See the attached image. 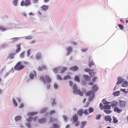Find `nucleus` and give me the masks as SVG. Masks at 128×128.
<instances>
[{
	"label": "nucleus",
	"instance_id": "f257e3e1",
	"mask_svg": "<svg viewBox=\"0 0 128 128\" xmlns=\"http://www.w3.org/2000/svg\"><path fill=\"white\" fill-rule=\"evenodd\" d=\"M40 79L42 80L43 81L45 84H46V82L50 83L51 82V79L50 77L48 75H46L44 77L42 76H40Z\"/></svg>",
	"mask_w": 128,
	"mask_h": 128
},
{
	"label": "nucleus",
	"instance_id": "f03ea898",
	"mask_svg": "<svg viewBox=\"0 0 128 128\" xmlns=\"http://www.w3.org/2000/svg\"><path fill=\"white\" fill-rule=\"evenodd\" d=\"M25 66L24 65L22 64L21 62H19L14 66V68L16 70L20 71L23 69Z\"/></svg>",
	"mask_w": 128,
	"mask_h": 128
},
{
	"label": "nucleus",
	"instance_id": "7ed1b4c3",
	"mask_svg": "<svg viewBox=\"0 0 128 128\" xmlns=\"http://www.w3.org/2000/svg\"><path fill=\"white\" fill-rule=\"evenodd\" d=\"M86 96H89L88 100L91 101L92 100L94 96V93L92 91H88L86 94Z\"/></svg>",
	"mask_w": 128,
	"mask_h": 128
},
{
	"label": "nucleus",
	"instance_id": "20e7f679",
	"mask_svg": "<svg viewBox=\"0 0 128 128\" xmlns=\"http://www.w3.org/2000/svg\"><path fill=\"white\" fill-rule=\"evenodd\" d=\"M30 0H25L22 1L20 5L21 6H28L30 5Z\"/></svg>",
	"mask_w": 128,
	"mask_h": 128
},
{
	"label": "nucleus",
	"instance_id": "39448f33",
	"mask_svg": "<svg viewBox=\"0 0 128 128\" xmlns=\"http://www.w3.org/2000/svg\"><path fill=\"white\" fill-rule=\"evenodd\" d=\"M110 103V102H107L105 99H104V110L110 109L111 108V106L108 105Z\"/></svg>",
	"mask_w": 128,
	"mask_h": 128
},
{
	"label": "nucleus",
	"instance_id": "423d86ee",
	"mask_svg": "<svg viewBox=\"0 0 128 128\" xmlns=\"http://www.w3.org/2000/svg\"><path fill=\"white\" fill-rule=\"evenodd\" d=\"M118 81L116 83V85L118 86L119 84H120L123 82L124 80V79L120 77L118 78Z\"/></svg>",
	"mask_w": 128,
	"mask_h": 128
},
{
	"label": "nucleus",
	"instance_id": "0eeeda50",
	"mask_svg": "<svg viewBox=\"0 0 128 128\" xmlns=\"http://www.w3.org/2000/svg\"><path fill=\"white\" fill-rule=\"evenodd\" d=\"M78 116L75 114L70 119V120L71 121H73L72 123H73L74 122H76L78 120Z\"/></svg>",
	"mask_w": 128,
	"mask_h": 128
},
{
	"label": "nucleus",
	"instance_id": "6e6552de",
	"mask_svg": "<svg viewBox=\"0 0 128 128\" xmlns=\"http://www.w3.org/2000/svg\"><path fill=\"white\" fill-rule=\"evenodd\" d=\"M120 106L121 108L124 107L126 104V102L124 100H120Z\"/></svg>",
	"mask_w": 128,
	"mask_h": 128
},
{
	"label": "nucleus",
	"instance_id": "1a4fd4ad",
	"mask_svg": "<svg viewBox=\"0 0 128 128\" xmlns=\"http://www.w3.org/2000/svg\"><path fill=\"white\" fill-rule=\"evenodd\" d=\"M111 106L112 107H117L118 103L116 101H113L111 103Z\"/></svg>",
	"mask_w": 128,
	"mask_h": 128
},
{
	"label": "nucleus",
	"instance_id": "9d476101",
	"mask_svg": "<svg viewBox=\"0 0 128 128\" xmlns=\"http://www.w3.org/2000/svg\"><path fill=\"white\" fill-rule=\"evenodd\" d=\"M74 94H77L81 96H82L83 95V93L82 92L80 91V90L79 89H78L76 90V92Z\"/></svg>",
	"mask_w": 128,
	"mask_h": 128
},
{
	"label": "nucleus",
	"instance_id": "9b49d317",
	"mask_svg": "<svg viewBox=\"0 0 128 128\" xmlns=\"http://www.w3.org/2000/svg\"><path fill=\"white\" fill-rule=\"evenodd\" d=\"M41 54L39 52H38L36 55V58L37 60H40L41 58Z\"/></svg>",
	"mask_w": 128,
	"mask_h": 128
},
{
	"label": "nucleus",
	"instance_id": "f8f14e48",
	"mask_svg": "<svg viewBox=\"0 0 128 128\" xmlns=\"http://www.w3.org/2000/svg\"><path fill=\"white\" fill-rule=\"evenodd\" d=\"M78 69V68L77 66H75L72 67L70 68V70L72 71H75L77 70Z\"/></svg>",
	"mask_w": 128,
	"mask_h": 128
},
{
	"label": "nucleus",
	"instance_id": "ddd939ff",
	"mask_svg": "<svg viewBox=\"0 0 128 128\" xmlns=\"http://www.w3.org/2000/svg\"><path fill=\"white\" fill-rule=\"evenodd\" d=\"M20 44H17L16 45V46L17 48L16 49L15 52L16 53H18L19 52L20 50Z\"/></svg>",
	"mask_w": 128,
	"mask_h": 128
},
{
	"label": "nucleus",
	"instance_id": "4468645a",
	"mask_svg": "<svg viewBox=\"0 0 128 128\" xmlns=\"http://www.w3.org/2000/svg\"><path fill=\"white\" fill-rule=\"evenodd\" d=\"M72 48L71 47H68L66 51L67 52V55H68L70 54V53L72 51Z\"/></svg>",
	"mask_w": 128,
	"mask_h": 128
},
{
	"label": "nucleus",
	"instance_id": "2eb2a0df",
	"mask_svg": "<svg viewBox=\"0 0 128 128\" xmlns=\"http://www.w3.org/2000/svg\"><path fill=\"white\" fill-rule=\"evenodd\" d=\"M46 121V119L45 118H42L39 119L38 120V122L40 124H42L45 122Z\"/></svg>",
	"mask_w": 128,
	"mask_h": 128
},
{
	"label": "nucleus",
	"instance_id": "dca6fc26",
	"mask_svg": "<svg viewBox=\"0 0 128 128\" xmlns=\"http://www.w3.org/2000/svg\"><path fill=\"white\" fill-rule=\"evenodd\" d=\"M104 120L106 121H108L110 123L111 122V121L112 120V118H111L110 116H106Z\"/></svg>",
	"mask_w": 128,
	"mask_h": 128
},
{
	"label": "nucleus",
	"instance_id": "f3484780",
	"mask_svg": "<svg viewBox=\"0 0 128 128\" xmlns=\"http://www.w3.org/2000/svg\"><path fill=\"white\" fill-rule=\"evenodd\" d=\"M114 110L115 112H117L118 113H120L122 111V109H120L117 107L114 108Z\"/></svg>",
	"mask_w": 128,
	"mask_h": 128
},
{
	"label": "nucleus",
	"instance_id": "a211bd4d",
	"mask_svg": "<svg viewBox=\"0 0 128 128\" xmlns=\"http://www.w3.org/2000/svg\"><path fill=\"white\" fill-rule=\"evenodd\" d=\"M89 73L90 76H94L95 72L94 70H92L89 71Z\"/></svg>",
	"mask_w": 128,
	"mask_h": 128
},
{
	"label": "nucleus",
	"instance_id": "6ab92c4d",
	"mask_svg": "<svg viewBox=\"0 0 128 128\" xmlns=\"http://www.w3.org/2000/svg\"><path fill=\"white\" fill-rule=\"evenodd\" d=\"M83 77L86 81L90 80V79L89 76L87 75H84Z\"/></svg>",
	"mask_w": 128,
	"mask_h": 128
},
{
	"label": "nucleus",
	"instance_id": "aec40b11",
	"mask_svg": "<svg viewBox=\"0 0 128 128\" xmlns=\"http://www.w3.org/2000/svg\"><path fill=\"white\" fill-rule=\"evenodd\" d=\"M37 114V112H31L28 113V115L32 116L36 115Z\"/></svg>",
	"mask_w": 128,
	"mask_h": 128
},
{
	"label": "nucleus",
	"instance_id": "412c9836",
	"mask_svg": "<svg viewBox=\"0 0 128 128\" xmlns=\"http://www.w3.org/2000/svg\"><path fill=\"white\" fill-rule=\"evenodd\" d=\"M73 92L74 93H75L76 91L78 89H77V86L75 84L73 86Z\"/></svg>",
	"mask_w": 128,
	"mask_h": 128
},
{
	"label": "nucleus",
	"instance_id": "4be33fe9",
	"mask_svg": "<svg viewBox=\"0 0 128 128\" xmlns=\"http://www.w3.org/2000/svg\"><path fill=\"white\" fill-rule=\"evenodd\" d=\"M83 113V110L81 109L79 110L78 112V114L80 116H81Z\"/></svg>",
	"mask_w": 128,
	"mask_h": 128
},
{
	"label": "nucleus",
	"instance_id": "5701e85b",
	"mask_svg": "<svg viewBox=\"0 0 128 128\" xmlns=\"http://www.w3.org/2000/svg\"><path fill=\"white\" fill-rule=\"evenodd\" d=\"M41 8L44 10H46L48 8V6L46 5H43L42 7Z\"/></svg>",
	"mask_w": 128,
	"mask_h": 128
},
{
	"label": "nucleus",
	"instance_id": "b1692460",
	"mask_svg": "<svg viewBox=\"0 0 128 128\" xmlns=\"http://www.w3.org/2000/svg\"><path fill=\"white\" fill-rule=\"evenodd\" d=\"M128 85V82L127 81H124L122 84V86L124 87H126Z\"/></svg>",
	"mask_w": 128,
	"mask_h": 128
},
{
	"label": "nucleus",
	"instance_id": "393cba45",
	"mask_svg": "<svg viewBox=\"0 0 128 128\" xmlns=\"http://www.w3.org/2000/svg\"><path fill=\"white\" fill-rule=\"evenodd\" d=\"M98 89V88L96 85H94L92 88V90L95 92L97 91Z\"/></svg>",
	"mask_w": 128,
	"mask_h": 128
},
{
	"label": "nucleus",
	"instance_id": "a878e982",
	"mask_svg": "<svg viewBox=\"0 0 128 128\" xmlns=\"http://www.w3.org/2000/svg\"><path fill=\"white\" fill-rule=\"evenodd\" d=\"M71 78L70 76L68 75H66L64 77L63 79L65 80L68 79H70Z\"/></svg>",
	"mask_w": 128,
	"mask_h": 128
},
{
	"label": "nucleus",
	"instance_id": "bb28decb",
	"mask_svg": "<svg viewBox=\"0 0 128 128\" xmlns=\"http://www.w3.org/2000/svg\"><path fill=\"white\" fill-rule=\"evenodd\" d=\"M120 91H117L116 92H114L113 94L114 96H118L120 95Z\"/></svg>",
	"mask_w": 128,
	"mask_h": 128
},
{
	"label": "nucleus",
	"instance_id": "cd10ccee",
	"mask_svg": "<svg viewBox=\"0 0 128 128\" xmlns=\"http://www.w3.org/2000/svg\"><path fill=\"white\" fill-rule=\"evenodd\" d=\"M14 53H10L9 54L8 58H10V59H12L14 58Z\"/></svg>",
	"mask_w": 128,
	"mask_h": 128
},
{
	"label": "nucleus",
	"instance_id": "c85d7f7f",
	"mask_svg": "<svg viewBox=\"0 0 128 128\" xmlns=\"http://www.w3.org/2000/svg\"><path fill=\"white\" fill-rule=\"evenodd\" d=\"M86 121L82 122L81 123V128H83L86 124Z\"/></svg>",
	"mask_w": 128,
	"mask_h": 128
},
{
	"label": "nucleus",
	"instance_id": "c756f323",
	"mask_svg": "<svg viewBox=\"0 0 128 128\" xmlns=\"http://www.w3.org/2000/svg\"><path fill=\"white\" fill-rule=\"evenodd\" d=\"M21 118L22 117L21 116H17L15 117V120L16 121H17L18 120H20L21 119Z\"/></svg>",
	"mask_w": 128,
	"mask_h": 128
},
{
	"label": "nucleus",
	"instance_id": "7c9ffc66",
	"mask_svg": "<svg viewBox=\"0 0 128 128\" xmlns=\"http://www.w3.org/2000/svg\"><path fill=\"white\" fill-rule=\"evenodd\" d=\"M74 79L75 80L77 81L78 82H79L80 81V78L79 76H75Z\"/></svg>",
	"mask_w": 128,
	"mask_h": 128
},
{
	"label": "nucleus",
	"instance_id": "2f4dec72",
	"mask_svg": "<svg viewBox=\"0 0 128 128\" xmlns=\"http://www.w3.org/2000/svg\"><path fill=\"white\" fill-rule=\"evenodd\" d=\"M67 69V68L66 67H64L62 68L61 70V73H62L64 72Z\"/></svg>",
	"mask_w": 128,
	"mask_h": 128
},
{
	"label": "nucleus",
	"instance_id": "473e14b6",
	"mask_svg": "<svg viewBox=\"0 0 128 128\" xmlns=\"http://www.w3.org/2000/svg\"><path fill=\"white\" fill-rule=\"evenodd\" d=\"M60 67H58L57 68H54L53 70L54 72L55 73H56L58 72V70H60Z\"/></svg>",
	"mask_w": 128,
	"mask_h": 128
},
{
	"label": "nucleus",
	"instance_id": "72a5a7b5",
	"mask_svg": "<svg viewBox=\"0 0 128 128\" xmlns=\"http://www.w3.org/2000/svg\"><path fill=\"white\" fill-rule=\"evenodd\" d=\"M34 76V74L32 73H30L29 75L30 78L31 79H33Z\"/></svg>",
	"mask_w": 128,
	"mask_h": 128
},
{
	"label": "nucleus",
	"instance_id": "f704fd0d",
	"mask_svg": "<svg viewBox=\"0 0 128 128\" xmlns=\"http://www.w3.org/2000/svg\"><path fill=\"white\" fill-rule=\"evenodd\" d=\"M53 126L54 128H59V126L57 124H53Z\"/></svg>",
	"mask_w": 128,
	"mask_h": 128
},
{
	"label": "nucleus",
	"instance_id": "c9c22d12",
	"mask_svg": "<svg viewBox=\"0 0 128 128\" xmlns=\"http://www.w3.org/2000/svg\"><path fill=\"white\" fill-rule=\"evenodd\" d=\"M18 0H13L12 2V3L14 5L16 6L17 5V3Z\"/></svg>",
	"mask_w": 128,
	"mask_h": 128
},
{
	"label": "nucleus",
	"instance_id": "e433bc0d",
	"mask_svg": "<svg viewBox=\"0 0 128 128\" xmlns=\"http://www.w3.org/2000/svg\"><path fill=\"white\" fill-rule=\"evenodd\" d=\"M12 101L13 104L16 107H17L18 106V104L16 102V100L14 98H13L12 99Z\"/></svg>",
	"mask_w": 128,
	"mask_h": 128
},
{
	"label": "nucleus",
	"instance_id": "4c0bfd02",
	"mask_svg": "<svg viewBox=\"0 0 128 128\" xmlns=\"http://www.w3.org/2000/svg\"><path fill=\"white\" fill-rule=\"evenodd\" d=\"M94 64V63L92 61H91L90 62H89L88 64V65L90 68Z\"/></svg>",
	"mask_w": 128,
	"mask_h": 128
},
{
	"label": "nucleus",
	"instance_id": "58836bf2",
	"mask_svg": "<svg viewBox=\"0 0 128 128\" xmlns=\"http://www.w3.org/2000/svg\"><path fill=\"white\" fill-rule=\"evenodd\" d=\"M25 52H22L20 54V56L21 58H23L24 56V54Z\"/></svg>",
	"mask_w": 128,
	"mask_h": 128
},
{
	"label": "nucleus",
	"instance_id": "ea45409f",
	"mask_svg": "<svg viewBox=\"0 0 128 128\" xmlns=\"http://www.w3.org/2000/svg\"><path fill=\"white\" fill-rule=\"evenodd\" d=\"M89 113H90L94 111V109L92 108H89L88 109Z\"/></svg>",
	"mask_w": 128,
	"mask_h": 128
},
{
	"label": "nucleus",
	"instance_id": "a19ab883",
	"mask_svg": "<svg viewBox=\"0 0 128 128\" xmlns=\"http://www.w3.org/2000/svg\"><path fill=\"white\" fill-rule=\"evenodd\" d=\"M102 116V115L98 114V115L95 118L96 120H99L100 119V117Z\"/></svg>",
	"mask_w": 128,
	"mask_h": 128
},
{
	"label": "nucleus",
	"instance_id": "79ce46f5",
	"mask_svg": "<svg viewBox=\"0 0 128 128\" xmlns=\"http://www.w3.org/2000/svg\"><path fill=\"white\" fill-rule=\"evenodd\" d=\"M99 107L101 110H102L104 108V106H103V105L101 103H100V104Z\"/></svg>",
	"mask_w": 128,
	"mask_h": 128
},
{
	"label": "nucleus",
	"instance_id": "37998d69",
	"mask_svg": "<svg viewBox=\"0 0 128 128\" xmlns=\"http://www.w3.org/2000/svg\"><path fill=\"white\" fill-rule=\"evenodd\" d=\"M104 112L106 113L107 114H110L112 112V111L109 110H104Z\"/></svg>",
	"mask_w": 128,
	"mask_h": 128
},
{
	"label": "nucleus",
	"instance_id": "c03bdc74",
	"mask_svg": "<svg viewBox=\"0 0 128 128\" xmlns=\"http://www.w3.org/2000/svg\"><path fill=\"white\" fill-rule=\"evenodd\" d=\"M33 119V118L30 117L27 119V121L28 122H30Z\"/></svg>",
	"mask_w": 128,
	"mask_h": 128
},
{
	"label": "nucleus",
	"instance_id": "a18cd8bd",
	"mask_svg": "<svg viewBox=\"0 0 128 128\" xmlns=\"http://www.w3.org/2000/svg\"><path fill=\"white\" fill-rule=\"evenodd\" d=\"M75 122L74 125L76 126H78L80 124V122L79 121H76V122Z\"/></svg>",
	"mask_w": 128,
	"mask_h": 128
},
{
	"label": "nucleus",
	"instance_id": "49530a36",
	"mask_svg": "<svg viewBox=\"0 0 128 128\" xmlns=\"http://www.w3.org/2000/svg\"><path fill=\"white\" fill-rule=\"evenodd\" d=\"M47 109L46 108H44L42 110L40 111V112L41 113H43L45 112L47 110Z\"/></svg>",
	"mask_w": 128,
	"mask_h": 128
},
{
	"label": "nucleus",
	"instance_id": "de8ad7c7",
	"mask_svg": "<svg viewBox=\"0 0 128 128\" xmlns=\"http://www.w3.org/2000/svg\"><path fill=\"white\" fill-rule=\"evenodd\" d=\"M113 120L114 123H116L118 121L116 119V118L115 117H113Z\"/></svg>",
	"mask_w": 128,
	"mask_h": 128
},
{
	"label": "nucleus",
	"instance_id": "09e8293b",
	"mask_svg": "<svg viewBox=\"0 0 128 128\" xmlns=\"http://www.w3.org/2000/svg\"><path fill=\"white\" fill-rule=\"evenodd\" d=\"M118 26L119 28L121 29H123L124 28V27L123 26L120 24H118Z\"/></svg>",
	"mask_w": 128,
	"mask_h": 128
},
{
	"label": "nucleus",
	"instance_id": "8fccbe9b",
	"mask_svg": "<svg viewBox=\"0 0 128 128\" xmlns=\"http://www.w3.org/2000/svg\"><path fill=\"white\" fill-rule=\"evenodd\" d=\"M55 112V111L54 110H51L49 114L50 115L52 114H54Z\"/></svg>",
	"mask_w": 128,
	"mask_h": 128
},
{
	"label": "nucleus",
	"instance_id": "3c124183",
	"mask_svg": "<svg viewBox=\"0 0 128 128\" xmlns=\"http://www.w3.org/2000/svg\"><path fill=\"white\" fill-rule=\"evenodd\" d=\"M97 78L96 77H94L92 79V81L93 82H95L97 80Z\"/></svg>",
	"mask_w": 128,
	"mask_h": 128
},
{
	"label": "nucleus",
	"instance_id": "603ef678",
	"mask_svg": "<svg viewBox=\"0 0 128 128\" xmlns=\"http://www.w3.org/2000/svg\"><path fill=\"white\" fill-rule=\"evenodd\" d=\"M57 79L58 80H62V78L59 75H57Z\"/></svg>",
	"mask_w": 128,
	"mask_h": 128
},
{
	"label": "nucleus",
	"instance_id": "864d4df0",
	"mask_svg": "<svg viewBox=\"0 0 128 128\" xmlns=\"http://www.w3.org/2000/svg\"><path fill=\"white\" fill-rule=\"evenodd\" d=\"M30 49L28 50L27 52V55L28 56H30Z\"/></svg>",
	"mask_w": 128,
	"mask_h": 128
},
{
	"label": "nucleus",
	"instance_id": "5fc2aeb1",
	"mask_svg": "<svg viewBox=\"0 0 128 128\" xmlns=\"http://www.w3.org/2000/svg\"><path fill=\"white\" fill-rule=\"evenodd\" d=\"M125 89H122V88H121L120 89V90L121 91L123 92H124L125 93H128V92L127 91H126L125 90Z\"/></svg>",
	"mask_w": 128,
	"mask_h": 128
},
{
	"label": "nucleus",
	"instance_id": "6e6d98bb",
	"mask_svg": "<svg viewBox=\"0 0 128 128\" xmlns=\"http://www.w3.org/2000/svg\"><path fill=\"white\" fill-rule=\"evenodd\" d=\"M84 113L86 115H87L89 114L88 112V110L86 109L85 110H84Z\"/></svg>",
	"mask_w": 128,
	"mask_h": 128
},
{
	"label": "nucleus",
	"instance_id": "4d7b16f0",
	"mask_svg": "<svg viewBox=\"0 0 128 128\" xmlns=\"http://www.w3.org/2000/svg\"><path fill=\"white\" fill-rule=\"evenodd\" d=\"M85 71L86 72H89L90 70V69L89 68H86L84 69Z\"/></svg>",
	"mask_w": 128,
	"mask_h": 128
},
{
	"label": "nucleus",
	"instance_id": "13d9d810",
	"mask_svg": "<svg viewBox=\"0 0 128 128\" xmlns=\"http://www.w3.org/2000/svg\"><path fill=\"white\" fill-rule=\"evenodd\" d=\"M63 117L65 120L66 121H67L68 120L67 117L64 115L63 116Z\"/></svg>",
	"mask_w": 128,
	"mask_h": 128
},
{
	"label": "nucleus",
	"instance_id": "bf43d9fd",
	"mask_svg": "<svg viewBox=\"0 0 128 128\" xmlns=\"http://www.w3.org/2000/svg\"><path fill=\"white\" fill-rule=\"evenodd\" d=\"M24 104L22 103H21L20 105L19 108H22L24 107Z\"/></svg>",
	"mask_w": 128,
	"mask_h": 128
},
{
	"label": "nucleus",
	"instance_id": "052dcab7",
	"mask_svg": "<svg viewBox=\"0 0 128 128\" xmlns=\"http://www.w3.org/2000/svg\"><path fill=\"white\" fill-rule=\"evenodd\" d=\"M38 70L39 71H41L42 70V68L41 67L39 66L38 67Z\"/></svg>",
	"mask_w": 128,
	"mask_h": 128
},
{
	"label": "nucleus",
	"instance_id": "680f3d73",
	"mask_svg": "<svg viewBox=\"0 0 128 128\" xmlns=\"http://www.w3.org/2000/svg\"><path fill=\"white\" fill-rule=\"evenodd\" d=\"M6 29L3 27L0 26V30L2 31H4Z\"/></svg>",
	"mask_w": 128,
	"mask_h": 128
},
{
	"label": "nucleus",
	"instance_id": "e2e57ef3",
	"mask_svg": "<svg viewBox=\"0 0 128 128\" xmlns=\"http://www.w3.org/2000/svg\"><path fill=\"white\" fill-rule=\"evenodd\" d=\"M88 48H82V51L83 52H86V51L87 50Z\"/></svg>",
	"mask_w": 128,
	"mask_h": 128
},
{
	"label": "nucleus",
	"instance_id": "0e129e2a",
	"mask_svg": "<svg viewBox=\"0 0 128 128\" xmlns=\"http://www.w3.org/2000/svg\"><path fill=\"white\" fill-rule=\"evenodd\" d=\"M54 88L56 89L58 87V85L56 83L54 84Z\"/></svg>",
	"mask_w": 128,
	"mask_h": 128
},
{
	"label": "nucleus",
	"instance_id": "69168bd1",
	"mask_svg": "<svg viewBox=\"0 0 128 128\" xmlns=\"http://www.w3.org/2000/svg\"><path fill=\"white\" fill-rule=\"evenodd\" d=\"M33 1V2L34 4H36L38 1V0H32Z\"/></svg>",
	"mask_w": 128,
	"mask_h": 128
},
{
	"label": "nucleus",
	"instance_id": "338daca9",
	"mask_svg": "<svg viewBox=\"0 0 128 128\" xmlns=\"http://www.w3.org/2000/svg\"><path fill=\"white\" fill-rule=\"evenodd\" d=\"M56 104V102H55V100H54L53 102L52 103V105L53 106L54 105Z\"/></svg>",
	"mask_w": 128,
	"mask_h": 128
},
{
	"label": "nucleus",
	"instance_id": "774afa93",
	"mask_svg": "<svg viewBox=\"0 0 128 128\" xmlns=\"http://www.w3.org/2000/svg\"><path fill=\"white\" fill-rule=\"evenodd\" d=\"M26 126L28 128H30L31 126V125L30 123H27L26 124Z\"/></svg>",
	"mask_w": 128,
	"mask_h": 128
}]
</instances>
